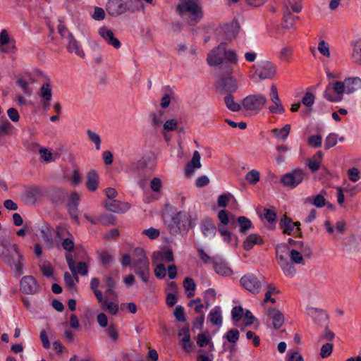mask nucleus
I'll use <instances>...</instances> for the list:
<instances>
[{"mask_svg": "<svg viewBox=\"0 0 361 361\" xmlns=\"http://www.w3.org/2000/svg\"><path fill=\"white\" fill-rule=\"evenodd\" d=\"M40 159L46 163L55 161L59 158L58 153H51L50 150L45 147H41L39 149Z\"/></svg>", "mask_w": 361, "mask_h": 361, "instance_id": "34", "label": "nucleus"}, {"mask_svg": "<svg viewBox=\"0 0 361 361\" xmlns=\"http://www.w3.org/2000/svg\"><path fill=\"white\" fill-rule=\"evenodd\" d=\"M226 46V43L221 42L208 54L207 62L210 66H218L223 62Z\"/></svg>", "mask_w": 361, "mask_h": 361, "instance_id": "11", "label": "nucleus"}, {"mask_svg": "<svg viewBox=\"0 0 361 361\" xmlns=\"http://www.w3.org/2000/svg\"><path fill=\"white\" fill-rule=\"evenodd\" d=\"M279 289L272 284H269L267 286V290L265 293V298H264V302H270L273 304L276 302V300L274 298H272V295H275L279 294Z\"/></svg>", "mask_w": 361, "mask_h": 361, "instance_id": "44", "label": "nucleus"}, {"mask_svg": "<svg viewBox=\"0 0 361 361\" xmlns=\"http://www.w3.org/2000/svg\"><path fill=\"white\" fill-rule=\"evenodd\" d=\"M87 134L90 140L94 143L96 149L99 150L101 146V138L99 135L91 130H87Z\"/></svg>", "mask_w": 361, "mask_h": 361, "instance_id": "59", "label": "nucleus"}, {"mask_svg": "<svg viewBox=\"0 0 361 361\" xmlns=\"http://www.w3.org/2000/svg\"><path fill=\"white\" fill-rule=\"evenodd\" d=\"M359 90H361V79L357 77L348 78L343 82H329L323 95L331 102H338L343 99L344 93L350 94Z\"/></svg>", "mask_w": 361, "mask_h": 361, "instance_id": "1", "label": "nucleus"}, {"mask_svg": "<svg viewBox=\"0 0 361 361\" xmlns=\"http://www.w3.org/2000/svg\"><path fill=\"white\" fill-rule=\"evenodd\" d=\"M224 102L227 108L233 111H238L240 109V105L234 101L233 96L231 94L224 97Z\"/></svg>", "mask_w": 361, "mask_h": 361, "instance_id": "54", "label": "nucleus"}, {"mask_svg": "<svg viewBox=\"0 0 361 361\" xmlns=\"http://www.w3.org/2000/svg\"><path fill=\"white\" fill-rule=\"evenodd\" d=\"M42 235L43 240L49 245L53 244V234L55 233L54 229H51L47 226L42 227L41 229Z\"/></svg>", "mask_w": 361, "mask_h": 361, "instance_id": "46", "label": "nucleus"}, {"mask_svg": "<svg viewBox=\"0 0 361 361\" xmlns=\"http://www.w3.org/2000/svg\"><path fill=\"white\" fill-rule=\"evenodd\" d=\"M263 242L264 241L260 235L252 233L246 238L243 243V246L246 250H250L254 247V245H261Z\"/></svg>", "mask_w": 361, "mask_h": 361, "instance_id": "31", "label": "nucleus"}, {"mask_svg": "<svg viewBox=\"0 0 361 361\" xmlns=\"http://www.w3.org/2000/svg\"><path fill=\"white\" fill-rule=\"evenodd\" d=\"M105 206L108 210L116 213H124L130 207V204L128 202H121L114 200L106 202Z\"/></svg>", "mask_w": 361, "mask_h": 361, "instance_id": "23", "label": "nucleus"}, {"mask_svg": "<svg viewBox=\"0 0 361 361\" xmlns=\"http://www.w3.org/2000/svg\"><path fill=\"white\" fill-rule=\"evenodd\" d=\"M98 32L109 45L116 49L120 48L121 42L114 37V34L111 30L106 27H102L99 28Z\"/></svg>", "mask_w": 361, "mask_h": 361, "instance_id": "21", "label": "nucleus"}, {"mask_svg": "<svg viewBox=\"0 0 361 361\" xmlns=\"http://www.w3.org/2000/svg\"><path fill=\"white\" fill-rule=\"evenodd\" d=\"M24 258L21 253L20 256H16L10 265H13L18 276L23 274Z\"/></svg>", "mask_w": 361, "mask_h": 361, "instance_id": "52", "label": "nucleus"}, {"mask_svg": "<svg viewBox=\"0 0 361 361\" xmlns=\"http://www.w3.org/2000/svg\"><path fill=\"white\" fill-rule=\"evenodd\" d=\"M291 129V126L290 124H286L282 128L278 129L274 128L272 130V133L275 137H276L278 139L285 141Z\"/></svg>", "mask_w": 361, "mask_h": 361, "instance_id": "41", "label": "nucleus"}, {"mask_svg": "<svg viewBox=\"0 0 361 361\" xmlns=\"http://www.w3.org/2000/svg\"><path fill=\"white\" fill-rule=\"evenodd\" d=\"M105 17H106V13H105L104 10L102 8L98 7V6H95L94 8V13L92 14V18L94 20L100 21V20H104L105 18Z\"/></svg>", "mask_w": 361, "mask_h": 361, "instance_id": "63", "label": "nucleus"}, {"mask_svg": "<svg viewBox=\"0 0 361 361\" xmlns=\"http://www.w3.org/2000/svg\"><path fill=\"white\" fill-rule=\"evenodd\" d=\"M337 140L338 135L335 133H330L325 140V148L329 149L334 147L337 144Z\"/></svg>", "mask_w": 361, "mask_h": 361, "instance_id": "61", "label": "nucleus"}, {"mask_svg": "<svg viewBox=\"0 0 361 361\" xmlns=\"http://www.w3.org/2000/svg\"><path fill=\"white\" fill-rule=\"evenodd\" d=\"M269 97L273 102V104L269 107V111L273 114H283L285 109L279 99L277 88L274 85L271 87Z\"/></svg>", "mask_w": 361, "mask_h": 361, "instance_id": "17", "label": "nucleus"}, {"mask_svg": "<svg viewBox=\"0 0 361 361\" xmlns=\"http://www.w3.org/2000/svg\"><path fill=\"white\" fill-rule=\"evenodd\" d=\"M201 156L198 151H195L191 160L185 165V174L187 177L194 175L197 169L201 168Z\"/></svg>", "mask_w": 361, "mask_h": 361, "instance_id": "20", "label": "nucleus"}, {"mask_svg": "<svg viewBox=\"0 0 361 361\" xmlns=\"http://www.w3.org/2000/svg\"><path fill=\"white\" fill-rule=\"evenodd\" d=\"M333 351V344L331 343H326L324 344L320 350V356L322 358L329 357Z\"/></svg>", "mask_w": 361, "mask_h": 361, "instance_id": "64", "label": "nucleus"}, {"mask_svg": "<svg viewBox=\"0 0 361 361\" xmlns=\"http://www.w3.org/2000/svg\"><path fill=\"white\" fill-rule=\"evenodd\" d=\"M266 317L268 326H271L276 330L279 329L284 323V316L278 309H268Z\"/></svg>", "mask_w": 361, "mask_h": 361, "instance_id": "10", "label": "nucleus"}, {"mask_svg": "<svg viewBox=\"0 0 361 361\" xmlns=\"http://www.w3.org/2000/svg\"><path fill=\"white\" fill-rule=\"evenodd\" d=\"M43 195V190L38 186H32L25 191V197L30 202H35Z\"/></svg>", "mask_w": 361, "mask_h": 361, "instance_id": "28", "label": "nucleus"}, {"mask_svg": "<svg viewBox=\"0 0 361 361\" xmlns=\"http://www.w3.org/2000/svg\"><path fill=\"white\" fill-rule=\"evenodd\" d=\"M304 176L302 170L296 169L284 174L281 178V183L286 187L294 188L302 181Z\"/></svg>", "mask_w": 361, "mask_h": 361, "instance_id": "9", "label": "nucleus"}, {"mask_svg": "<svg viewBox=\"0 0 361 361\" xmlns=\"http://www.w3.org/2000/svg\"><path fill=\"white\" fill-rule=\"evenodd\" d=\"M174 257L173 252L170 249H162L154 252L152 255V262L155 263L171 262H173Z\"/></svg>", "mask_w": 361, "mask_h": 361, "instance_id": "19", "label": "nucleus"}, {"mask_svg": "<svg viewBox=\"0 0 361 361\" xmlns=\"http://www.w3.org/2000/svg\"><path fill=\"white\" fill-rule=\"evenodd\" d=\"M202 234L207 238H213L216 232V228L210 219H204L200 224Z\"/></svg>", "mask_w": 361, "mask_h": 361, "instance_id": "27", "label": "nucleus"}, {"mask_svg": "<svg viewBox=\"0 0 361 361\" xmlns=\"http://www.w3.org/2000/svg\"><path fill=\"white\" fill-rule=\"evenodd\" d=\"M13 130V125L8 121H0V136L11 134Z\"/></svg>", "mask_w": 361, "mask_h": 361, "instance_id": "55", "label": "nucleus"}, {"mask_svg": "<svg viewBox=\"0 0 361 361\" xmlns=\"http://www.w3.org/2000/svg\"><path fill=\"white\" fill-rule=\"evenodd\" d=\"M32 83H34V79L32 77H30L28 80L21 78L17 80L18 85L27 95H30L32 93V90L30 87V85Z\"/></svg>", "mask_w": 361, "mask_h": 361, "instance_id": "42", "label": "nucleus"}, {"mask_svg": "<svg viewBox=\"0 0 361 361\" xmlns=\"http://www.w3.org/2000/svg\"><path fill=\"white\" fill-rule=\"evenodd\" d=\"M133 269L144 283L148 282L150 276L149 262L145 250L141 247H137L133 251Z\"/></svg>", "mask_w": 361, "mask_h": 361, "instance_id": "3", "label": "nucleus"}, {"mask_svg": "<svg viewBox=\"0 0 361 361\" xmlns=\"http://www.w3.org/2000/svg\"><path fill=\"white\" fill-rule=\"evenodd\" d=\"M287 6L295 13H300L302 9V0H287L286 2V8Z\"/></svg>", "mask_w": 361, "mask_h": 361, "instance_id": "53", "label": "nucleus"}, {"mask_svg": "<svg viewBox=\"0 0 361 361\" xmlns=\"http://www.w3.org/2000/svg\"><path fill=\"white\" fill-rule=\"evenodd\" d=\"M245 180L250 185H255L260 180V173L256 169H252L245 175Z\"/></svg>", "mask_w": 361, "mask_h": 361, "instance_id": "48", "label": "nucleus"}, {"mask_svg": "<svg viewBox=\"0 0 361 361\" xmlns=\"http://www.w3.org/2000/svg\"><path fill=\"white\" fill-rule=\"evenodd\" d=\"M305 203L313 204L318 208L324 207L326 205L324 195L320 193L315 196L308 197L305 200Z\"/></svg>", "mask_w": 361, "mask_h": 361, "instance_id": "38", "label": "nucleus"}, {"mask_svg": "<svg viewBox=\"0 0 361 361\" xmlns=\"http://www.w3.org/2000/svg\"><path fill=\"white\" fill-rule=\"evenodd\" d=\"M39 95L42 99L51 100L52 97L51 85L49 82H44L39 89Z\"/></svg>", "mask_w": 361, "mask_h": 361, "instance_id": "43", "label": "nucleus"}, {"mask_svg": "<svg viewBox=\"0 0 361 361\" xmlns=\"http://www.w3.org/2000/svg\"><path fill=\"white\" fill-rule=\"evenodd\" d=\"M66 259L71 271L73 275L75 276L76 282L79 281L78 274H80L81 276L87 274L88 269L86 263L80 262L75 267V263L73 259L72 255L69 253L66 255Z\"/></svg>", "mask_w": 361, "mask_h": 361, "instance_id": "13", "label": "nucleus"}, {"mask_svg": "<svg viewBox=\"0 0 361 361\" xmlns=\"http://www.w3.org/2000/svg\"><path fill=\"white\" fill-rule=\"evenodd\" d=\"M178 336L181 338L183 348L187 352L191 351L192 348V343L190 341V336L189 334L188 329L182 328L180 329Z\"/></svg>", "mask_w": 361, "mask_h": 361, "instance_id": "29", "label": "nucleus"}, {"mask_svg": "<svg viewBox=\"0 0 361 361\" xmlns=\"http://www.w3.org/2000/svg\"><path fill=\"white\" fill-rule=\"evenodd\" d=\"M20 253L17 245L8 240H0V256L8 264H11L16 256H20Z\"/></svg>", "mask_w": 361, "mask_h": 361, "instance_id": "6", "label": "nucleus"}, {"mask_svg": "<svg viewBox=\"0 0 361 361\" xmlns=\"http://www.w3.org/2000/svg\"><path fill=\"white\" fill-rule=\"evenodd\" d=\"M352 58L357 63H361V38L355 40L353 44Z\"/></svg>", "mask_w": 361, "mask_h": 361, "instance_id": "40", "label": "nucleus"}, {"mask_svg": "<svg viewBox=\"0 0 361 361\" xmlns=\"http://www.w3.org/2000/svg\"><path fill=\"white\" fill-rule=\"evenodd\" d=\"M208 319L213 325L221 326L222 324V316L221 309L219 307H215L210 311Z\"/></svg>", "mask_w": 361, "mask_h": 361, "instance_id": "37", "label": "nucleus"}, {"mask_svg": "<svg viewBox=\"0 0 361 361\" xmlns=\"http://www.w3.org/2000/svg\"><path fill=\"white\" fill-rule=\"evenodd\" d=\"M80 200V196L77 192H72L68 200V209L72 218L78 222V216L77 214L78 206Z\"/></svg>", "mask_w": 361, "mask_h": 361, "instance_id": "22", "label": "nucleus"}, {"mask_svg": "<svg viewBox=\"0 0 361 361\" xmlns=\"http://www.w3.org/2000/svg\"><path fill=\"white\" fill-rule=\"evenodd\" d=\"M300 224L299 222L293 223L290 219L287 218L281 220L280 223V226L283 229V232L288 235L293 233L295 228H296V231H298L300 230Z\"/></svg>", "mask_w": 361, "mask_h": 361, "instance_id": "30", "label": "nucleus"}, {"mask_svg": "<svg viewBox=\"0 0 361 361\" xmlns=\"http://www.w3.org/2000/svg\"><path fill=\"white\" fill-rule=\"evenodd\" d=\"M22 292L25 294H35L39 290V286L36 279L32 276H23L20 283Z\"/></svg>", "mask_w": 361, "mask_h": 361, "instance_id": "14", "label": "nucleus"}, {"mask_svg": "<svg viewBox=\"0 0 361 361\" xmlns=\"http://www.w3.org/2000/svg\"><path fill=\"white\" fill-rule=\"evenodd\" d=\"M102 306V308L105 310L109 311L111 314H116L118 310V305L113 302H108L103 298V301H99Z\"/></svg>", "mask_w": 361, "mask_h": 361, "instance_id": "50", "label": "nucleus"}, {"mask_svg": "<svg viewBox=\"0 0 361 361\" xmlns=\"http://www.w3.org/2000/svg\"><path fill=\"white\" fill-rule=\"evenodd\" d=\"M219 86L226 92H235L238 88V84L236 80L233 77H228L223 78Z\"/></svg>", "mask_w": 361, "mask_h": 361, "instance_id": "32", "label": "nucleus"}, {"mask_svg": "<svg viewBox=\"0 0 361 361\" xmlns=\"http://www.w3.org/2000/svg\"><path fill=\"white\" fill-rule=\"evenodd\" d=\"M267 102L264 94H256L246 97L243 100V106L247 110L257 114Z\"/></svg>", "mask_w": 361, "mask_h": 361, "instance_id": "5", "label": "nucleus"}, {"mask_svg": "<svg viewBox=\"0 0 361 361\" xmlns=\"http://www.w3.org/2000/svg\"><path fill=\"white\" fill-rule=\"evenodd\" d=\"M68 47L67 49L69 52L75 53L76 55L81 58L85 57V52L81 49L78 42L74 38L71 33H68Z\"/></svg>", "mask_w": 361, "mask_h": 361, "instance_id": "26", "label": "nucleus"}, {"mask_svg": "<svg viewBox=\"0 0 361 361\" xmlns=\"http://www.w3.org/2000/svg\"><path fill=\"white\" fill-rule=\"evenodd\" d=\"M154 272L157 279H163L166 275V269L163 263H157ZM168 276L170 279H174L177 275V268L175 264H169L167 267Z\"/></svg>", "mask_w": 361, "mask_h": 361, "instance_id": "16", "label": "nucleus"}, {"mask_svg": "<svg viewBox=\"0 0 361 361\" xmlns=\"http://www.w3.org/2000/svg\"><path fill=\"white\" fill-rule=\"evenodd\" d=\"M99 280L97 278H92L90 281V288L93 291L98 301H103V293L98 290Z\"/></svg>", "mask_w": 361, "mask_h": 361, "instance_id": "47", "label": "nucleus"}, {"mask_svg": "<svg viewBox=\"0 0 361 361\" xmlns=\"http://www.w3.org/2000/svg\"><path fill=\"white\" fill-rule=\"evenodd\" d=\"M317 49L324 57L329 59L331 56L329 45L324 40L319 42Z\"/></svg>", "mask_w": 361, "mask_h": 361, "instance_id": "56", "label": "nucleus"}, {"mask_svg": "<svg viewBox=\"0 0 361 361\" xmlns=\"http://www.w3.org/2000/svg\"><path fill=\"white\" fill-rule=\"evenodd\" d=\"M176 11L192 24L200 23L204 18V11L199 0H179Z\"/></svg>", "mask_w": 361, "mask_h": 361, "instance_id": "2", "label": "nucleus"}, {"mask_svg": "<svg viewBox=\"0 0 361 361\" xmlns=\"http://www.w3.org/2000/svg\"><path fill=\"white\" fill-rule=\"evenodd\" d=\"M276 257L278 264L280 266L283 273L286 277L293 278L296 274V269L294 263L289 262L286 252L280 251V253L276 252Z\"/></svg>", "mask_w": 361, "mask_h": 361, "instance_id": "8", "label": "nucleus"}, {"mask_svg": "<svg viewBox=\"0 0 361 361\" xmlns=\"http://www.w3.org/2000/svg\"><path fill=\"white\" fill-rule=\"evenodd\" d=\"M298 19V16H293L290 8L287 6L286 10L283 12V25L286 28H291L295 23L296 20Z\"/></svg>", "mask_w": 361, "mask_h": 361, "instance_id": "36", "label": "nucleus"}, {"mask_svg": "<svg viewBox=\"0 0 361 361\" xmlns=\"http://www.w3.org/2000/svg\"><path fill=\"white\" fill-rule=\"evenodd\" d=\"M106 334L113 343H117L119 338L118 331L114 324H110L106 329Z\"/></svg>", "mask_w": 361, "mask_h": 361, "instance_id": "57", "label": "nucleus"}, {"mask_svg": "<svg viewBox=\"0 0 361 361\" xmlns=\"http://www.w3.org/2000/svg\"><path fill=\"white\" fill-rule=\"evenodd\" d=\"M276 66L268 60L254 64L250 69V78L255 80L272 79L276 74Z\"/></svg>", "mask_w": 361, "mask_h": 361, "instance_id": "4", "label": "nucleus"}, {"mask_svg": "<svg viewBox=\"0 0 361 361\" xmlns=\"http://www.w3.org/2000/svg\"><path fill=\"white\" fill-rule=\"evenodd\" d=\"M241 285L252 293L259 292L262 286L261 281L252 274H247L240 279Z\"/></svg>", "mask_w": 361, "mask_h": 361, "instance_id": "12", "label": "nucleus"}, {"mask_svg": "<svg viewBox=\"0 0 361 361\" xmlns=\"http://www.w3.org/2000/svg\"><path fill=\"white\" fill-rule=\"evenodd\" d=\"M307 313L315 323L319 324L328 319V316L324 310L313 307H307Z\"/></svg>", "mask_w": 361, "mask_h": 361, "instance_id": "25", "label": "nucleus"}, {"mask_svg": "<svg viewBox=\"0 0 361 361\" xmlns=\"http://www.w3.org/2000/svg\"><path fill=\"white\" fill-rule=\"evenodd\" d=\"M286 361H304L302 355L296 350H289L286 355Z\"/></svg>", "mask_w": 361, "mask_h": 361, "instance_id": "60", "label": "nucleus"}, {"mask_svg": "<svg viewBox=\"0 0 361 361\" xmlns=\"http://www.w3.org/2000/svg\"><path fill=\"white\" fill-rule=\"evenodd\" d=\"M322 157L323 153L319 151L308 160L307 166L312 171H316L320 168Z\"/></svg>", "mask_w": 361, "mask_h": 361, "instance_id": "35", "label": "nucleus"}, {"mask_svg": "<svg viewBox=\"0 0 361 361\" xmlns=\"http://www.w3.org/2000/svg\"><path fill=\"white\" fill-rule=\"evenodd\" d=\"M183 287L188 291L187 297L192 298L195 295L196 284L192 278L187 277L183 281Z\"/></svg>", "mask_w": 361, "mask_h": 361, "instance_id": "45", "label": "nucleus"}, {"mask_svg": "<svg viewBox=\"0 0 361 361\" xmlns=\"http://www.w3.org/2000/svg\"><path fill=\"white\" fill-rule=\"evenodd\" d=\"M39 267L44 276L50 277L53 275V267L49 262L47 260L40 261Z\"/></svg>", "mask_w": 361, "mask_h": 361, "instance_id": "49", "label": "nucleus"}, {"mask_svg": "<svg viewBox=\"0 0 361 361\" xmlns=\"http://www.w3.org/2000/svg\"><path fill=\"white\" fill-rule=\"evenodd\" d=\"M286 252L288 255V259H290L291 262L294 264H303V257L300 252L294 249H290V247L285 243L279 244L276 247V252L280 253V251Z\"/></svg>", "mask_w": 361, "mask_h": 361, "instance_id": "18", "label": "nucleus"}, {"mask_svg": "<svg viewBox=\"0 0 361 361\" xmlns=\"http://www.w3.org/2000/svg\"><path fill=\"white\" fill-rule=\"evenodd\" d=\"M213 264L217 274L222 276H230L233 274V270L224 260L216 259L213 261Z\"/></svg>", "mask_w": 361, "mask_h": 361, "instance_id": "24", "label": "nucleus"}, {"mask_svg": "<svg viewBox=\"0 0 361 361\" xmlns=\"http://www.w3.org/2000/svg\"><path fill=\"white\" fill-rule=\"evenodd\" d=\"M130 7V0H108L106 9L110 16H118L126 13Z\"/></svg>", "mask_w": 361, "mask_h": 361, "instance_id": "7", "label": "nucleus"}, {"mask_svg": "<svg viewBox=\"0 0 361 361\" xmlns=\"http://www.w3.org/2000/svg\"><path fill=\"white\" fill-rule=\"evenodd\" d=\"M99 177L94 170L89 171L87 174L86 186L90 191H94L98 187Z\"/></svg>", "mask_w": 361, "mask_h": 361, "instance_id": "33", "label": "nucleus"}, {"mask_svg": "<svg viewBox=\"0 0 361 361\" xmlns=\"http://www.w3.org/2000/svg\"><path fill=\"white\" fill-rule=\"evenodd\" d=\"M293 55V49L291 47L285 46L279 52V59L285 63H290Z\"/></svg>", "mask_w": 361, "mask_h": 361, "instance_id": "39", "label": "nucleus"}, {"mask_svg": "<svg viewBox=\"0 0 361 361\" xmlns=\"http://www.w3.org/2000/svg\"><path fill=\"white\" fill-rule=\"evenodd\" d=\"M238 223L240 226V231L241 233L246 232L252 227V222L250 219L245 216H240L238 219Z\"/></svg>", "mask_w": 361, "mask_h": 361, "instance_id": "58", "label": "nucleus"}, {"mask_svg": "<svg viewBox=\"0 0 361 361\" xmlns=\"http://www.w3.org/2000/svg\"><path fill=\"white\" fill-rule=\"evenodd\" d=\"M15 50V39L9 37L6 30H2L0 32V51L3 53H11Z\"/></svg>", "mask_w": 361, "mask_h": 361, "instance_id": "15", "label": "nucleus"}, {"mask_svg": "<svg viewBox=\"0 0 361 361\" xmlns=\"http://www.w3.org/2000/svg\"><path fill=\"white\" fill-rule=\"evenodd\" d=\"M216 292L213 288H209L204 292V300L206 309H208L210 305L215 300Z\"/></svg>", "mask_w": 361, "mask_h": 361, "instance_id": "51", "label": "nucleus"}, {"mask_svg": "<svg viewBox=\"0 0 361 361\" xmlns=\"http://www.w3.org/2000/svg\"><path fill=\"white\" fill-rule=\"evenodd\" d=\"M218 218L220 221L222 226H225L228 225L232 220V219H230L228 216V212L226 210H221L218 213Z\"/></svg>", "mask_w": 361, "mask_h": 361, "instance_id": "62", "label": "nucleus"}]
</instances>
